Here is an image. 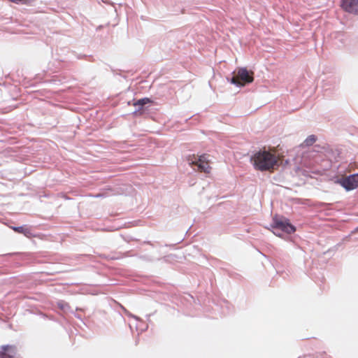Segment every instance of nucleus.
I'll return each instance as SVG.
<instances>
[{"mask_svg":"<svg viewBox=\"0 0 358 358\" xmlns=\"http://www.w3.org/2000/svg\"><path fill=\"white\" fill-rule=\"evenodd\" d=\"M272 227L275 229H280L289 234L294 233L296 230L287 220L277 216L273 217Z\"/></svg>","mask_w":358,"mask_h":358,"instance_id":"nucleus-4","label":"nucleus"},{"mask_svg":"<svg viewBox=\"0 0 358 358\" xmlns=\"http://www.w3.org/2000/svg\"><path fill=\"white\" fill-rule=\"evenodd\" d=\"M338 182L348 191L356 189L358 187V174H353L343 178L339 180Z\"/></svg>","mask_w":358,"mask_h":358,"instance_id":"nucleus-5","label":"nucleus"},{"mask_svg":"<svg viewBox=\"0 0 358 358\" xmlns=\"http://www.w3.org/2000/svg\"><path fill=\"white\" fill-rule=\"evenodd\" d=\"M151 102H152V101L149 98H143V99H141L138 101H137L136 102L134 103V106H143L145 105L146 103H151Z\"/></svg>","mask_w":358,"mask_h":358,"instance_id":"nucleus-9","label":"nucleus"},{"mask_svg":"<svg viewBox=\"0 0 358 358\" xmlns=\"http://www.w3.org/2000/svg\"><path fill=\"white\" fill-rule=\"evenodd\" d=\"M1 349L0 358H14L16 355V348L13 345H3Z\"/></svg>","mask_w":358,"mask_h":358,"instance_id":"nucleus-7","label":"nucleus"},{"mask_svg":"<svg viewBox=\"0 0 358 358\" xmlns=\"http://www.w3.org/2000/svg\"><path fill=\"white\" fill-rule=\"evenodd\" d=\"M251 160L255 169L260 171H271L278 165L279 159L275 153L259 150L254 154Z\"/></svg>","mask_w":358,"mask_h":358,"instance_id":"nucleus-1","label":"nucleus"},{"mask_svg":"<svg viewBox=\"0 0 358 358\" xmlns=\"http://www.w3.org/2000/svg\"><path fill=\"white\" fill-rule=\"evenodd\" d=\"M10 1H12V2L17 3L19 2H23L24 3L25 0H10Z\"/></svg>","mask_w":358,"mask_h":358,"instance_id":"nucleus-11","label":"nucleus"},{"mask_svg":"<svg viewBox=\"0 0 358 358\" xmlns=\"http://www.w3.org/2000/svg\"><path fill=\"white\" fill-rule=\"evenodd\" d=\"M317 140V138L315 135L309 136L304 141V143L307 146L312 145Z\"/></svg>","mask_w":358,"mask_h":358,"instance_id":"nucleus-10","label":"nucleus"},{"mask_svg":"<svg viewBox=\"0 0 358 358\" xmlns=\"http://www.w3.org/2000/svg\"><path fill=\"white\" fill-rule=\"evenodd\" d=\"M253 74L252 71H248L245 68L238 69L236 75L231 79V83L238 86H244L253 82Z\"/></svg>","mask_w":358,"mask_h":358,"instance_id":"nucleus-3","label":"nucleus"},{"mask_svg":"<svg viewBox=\"0 0 358 358\" xmlns=\"http://www.w3.org/2000/svg\"><path fill=\"white\" fill-rule=\"evenodd\" d=\"M13 229L17 233L24 234L26 236H28V234H29V229L24 227H13Z\"/></svg>","mask_w":358,"mask_h":358,"instance_id":"nucleus-8","label":"nucleus"},{"mask_svg":"<svg viewBox=\"0 0 358 358\" xmlns=\"http://www.w3.org/2000/svg\"><path fill=\"white\" fill-rule=\"evenodd\" d=\"M187 160L192 167L196 166V169H194L196 171L208 173L211 171L210 162L208 159V155L206 154L199 156L195 155H189Z\"/></svg>","mask_w":358,"mask_h":358,"instance_id":"nucleus-2","label":"nucleus"},{"mask_svg":"<svg viewBox=\"0 0 358 358\" xmlns=\"http://www.w3.org/2000/svg\"><path fill=\"white\" fill-rule=\"evenodd\" d=\"M341 7L346 13L358 15V0H341Z\"/></svg>","mask_w":358,"mask_h":358,"instance_id":"nucleus-6","label":"nucleus"}]
</instances>
